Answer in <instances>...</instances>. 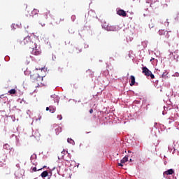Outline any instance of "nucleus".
Returning a JSON list of instances; mask_svg holds the SVG:
<instances>
[{
    "mask_svg": "<svg viewBox=\"0 0 179 179\" xmlns=\"http://www.w3.org/2000/svg\"><path fill=\"white\" fill-rule=\"evenodd\" d=\"M170 33H171V31H165L163 29L159 31V36H165V38H166V40H169V38H170Z\"/></svg>",
    "mask_w": 179,
    "mask_h": 179,
    "instance_id": "3",
    "label": "nucleus"
},
{
    "mask_svg": "<svg viewBox=\"0 0 179 179\" xmlns=\"http://www.w3.org/2000/svg\"><path fill=\"white\" fill-rule=\"evenodd\" d=\"M50 108H51L47 107V108H46V111H50Z\"/></svg>",
    "mask_w": 179,
    "mask_h": 179,
    "instance_id": "24",
    "label": "nucleus"
},
{
    "mask_svg": "<svg viewBox=\"0 0 179 179\" xmlns=\"http://www.w3.org/2000/svg\"><path fill=\"white\" fill-rule=\"evenodd\" d=\"M3 149H5L6 150H10L12 148H10V145H9V144H4Z\"/></svg>",
    "mask_w": 179,
    "mask_h": 179,
    "instance_id": "13",
    "label": "nucleus"
},
{
    "mask_svg": "<svg viewBox=\"0 0 179 179\" xmlns=\"http://www.w3.org/2000/svg\"><path fill=\"white\" fill-rule=\"evenodd\" d=\"M121 163H127L128 162V156H125L122 159H121Z\"/></svg>",
    "mask_w": 179,
    "mask_h": 179,
    "instance_id": "14",
    "label": "nucleus"
},
{
    "mask_svg": "<svg viewBox=\"0 0 179 179\" xmlns=\"http://www.w3.org/2000/svg\"><path fill=\"white\" fill-rule=\"evenodd\" d=\"M122 164H124L123 163H118V166H120V167H122V166H124V165H122Z\"/></svg>",
    "mask_w": 179,
    "mask_h": 179,
    "instance_id": "22",
    "label": "nucleus"
},
{
    "mask_svg": "<svg viewBox=\"0 0 179 179\" xmlns=\"http://www.w3.org/2000/svg\"><path fill=\"white\" fill-rule=\"evenodd\" d=\"M40 170H43V168H41V169L38 170V171H40Z\"/></svg>",
    "mask_w": 179,
    "mask_h": 179,
    "instance_id": "26",
    "label": "nucleus"
},
{
    "mask_svg": "<svg viewBox=\"0 0 179 179\" xmlns=\"http://www.w3.org/2000/svg\"><path fill=\"white\" fill-rule=\"evenodd\" d=\"M150 76L151 79H155V75H153V73H152V72L150 73Z\"/></svg>",
    "mask_w": 179,
    "mask_h": 179,
    "instance_id": "19",
    "label": "nucleus"
},
{
    "mask_svg": "<svg viewBox=\"0 0 179 179\" xmlns=\"http://www.w3.org/2000/svg\"><path fill=\"white\" fill-rule=\"evenodd\" d=\"M178 15H179V13H178Z\"/></svg>",
    "mask_w": 179,
    "mask_h": 179,
    "instance_id": "32",
    "label": "nucleus"
},
{
    "mask_svg": "<svg viewBox=\"0 0 179 179\" xmlns=\"http://www.w3.org/2000/svg\"><path fill=\"white\" fill-rule=\"evenodd\" d=\"M130 79H131L130 86H135V76H131Z\"/></svg>",
    "mask_w": 179,
    "mask_h": 179,
    "instance_id": "9",
    "label": "nucleus"
},
{
    "mask_svg": "<svg viewBox=\"0 0 179 179\" xmlns=\"http://www.w3.org/2000/svg\"><path fill=\"white\" fill-rule=\"evenodd\" d=\"M129 162H132V159H129Z\"/></svg>",
    "mask_w": 179,
    "mask_h": 179,
    "instance_id": "27",
    "label": "nucleus"
},
{
    "mask_svg": "<svg viewBox=\"0 0 179 179\" xmlns=\"http://www.w3.org/2000/svg\"><path fill=\"white\" fill-rule=\"evenodd\" d=\"M15 179H17V178H15Z\"/></svg>",
    "mask_w": 179,
    "mask_h": 179,
    "instance_id": "31",
    "label": "nucleus"
},
{
    "mask_svg": "<svg viewBox=\"0 0 179 179\" xmlns=\"http://www.w3.org/2000/svg\"><path fill=\"white\" fill-rule=\"evenodd\" d=\"M176 76H178V73H176Z\"/></svg>",
    "mask_w": 179,
    "mask_h": 179,
    "instance_id": "25",
    "label": "nucleus"
},
{
    "mask_svg": "<svg viewBox=\"0 0 179 179\" xmlns=\"http://www.w3.org/2000/svg\"><path fill=\"white\" fill-rule=\"evenodd\" d=\"M162 76H164V74H163Z\"/></svg>",
    "mask_w": 179,
    "mask_h": 179,
    "instance_id": "30",
    "label": "nucleus"
},
{
    "mask_svg": "<svg viewBox=\"0 0 179 179\" xmlns=\"http://www.w3.org/2000/svg\"><path fill=\"white\" fill-rule=\"evenodd\" d=\"M45 167H47V166H44L43 167V169H45Z\"/></svg>",
    "mask_w": 179,
    "mask_h": 179,
    "instance_id": "28",
    "label": "nucleus"
},
{
    "mask_svg": "<svg viewBox=\"0 0 179 179\" xmlns=\"http://www.w3.org/2000/svg\"><path fill=\"white\" fill-rule=\"evenodd\" d=\"M56 135H59L60 132H62V128L61 127H58L55 129Z\"/></svg>",
    "mask_w": 179,
    "mask_h": 179,
    "instance_id": "11",
    "label": "nucleus"
},
{
    "mask_svg": "<svg viewBox=\"0 0 179 179\" xmlns=\"http://www.w3.org/2000/svg\"><path fill=\"white\" fill-rule=\"evenodd\" d=\"M50 113H55V108H51V106H50Z\"/></svg>",
    "mask_w": 179,
    "mask_h": 179,
    "instance_id": "18",
    "label": "nucleus"
},
{
    "mask_svg": "<svg viewBox=\"0 0 179 179\" xmlns=\"http://www.w3.org/2000/svg\"><path fill=\"white\" fill-rule=\"evenodd\" d=\"M67 142H68L69 143H73V140H72V138H68V139H67Z\"/></svg>",
    "mask_w": 179,
    "mask_h": 179,
    "instance_id": "17",
    "label": "nucleus"
},
{
    "mask_svg": "<svg viewBox=\"0 0 179 179\" xmlns=\"http://www.w3.org/2000/svg\"><path fill=\"white\" fill-rule=\"evenodd\" d=\"M90 114H93V109L90 110Z\"/></svg>",
    "mask_w": 179,
    "mask_h": 179,
    "instance_id": "23",
    "label": "nucleus"
},
{
    "mask_svg": "<svg viewBox=\"0 0 179 179\" xmlns=\"http://www.w3.org/2000/svg\"><path fill=\"white\" fill-rule=\"evenodd\" d=\"M129 153H131V151H128Z\"/></svg>",
    "mask_w": 179,
    "mask_h": 179,
    "instance_id": "29",
    "label": "nucleus"
},
{
    "mask_svg": "<svg viewBox=\"0 0 179 179\" xmlns=\"http://www.w3.org/2000/svg\"><path fill=\"white\" fill-rule=\"evenodd\" d=\"M29 48L32 49L31 54L33 55H40V54H41V49H40V48H37V45L36 43L34 47Z\"/></svg>",
    "mask_w": 179,
    "mask_h": 179,
    "instance_id": "2",
    "label": "nucleus"
},
{
    "mask_svg": "<svg viewBox=\"0 0 179 179\" xmlns=\"http://www.w3.org/2000/svg\"><path fill=\"white\" fill-rule=\"evenodd\" d=\"M48 171H44L41 174V176L42 177V178H45V177H48Z\"/></svg>",
    "mask_w": 179,
    "mask_h": 179,
    "instance_id": "12",
    "label": "nucleus"
},
{
    "mask_svg": "<svg viewBox=\"0 0 179 179\" xmlns=\"http://www.w3.org/2000/svg\"><path fill=\"white\" fill-rule=\"evenodd\" d=\"M172 174H174V170L173 169H171L164 171L163 176H172Z\"/></svg>",
    "mask_w": 179,
    "mask_h": 179,
    "instance_id": "8",
    "label": "nucleus"
},
{
    "mask_svg": "<svg viewBox=\"0 0 179 179\" xmlns=\"http://www.w3.org/2000/svg\"><path fill=\"white\" fill-rule=\"evenodd\" d=\"M32 171H34V172L37 171V168L36 167L32 168Z\"/></svg>",
    "mask_w": 179,
    "mask_h": 179,
    "instance_id": "21",
    "label": "nucleus"
},
{
    "mask_svg": "<svg viewBox=\"0 0 179 179\" xmlns=\"http://www.w3.org/2000/svg\"><path fill=\"white\" fill-rule=\"evenodd\" d=\"M106 30L108 31H115V27L114 26L107 27Z\"/></svg>",
    "mask_w": 179,
    "mask_h": 179,
    "instance_id": "10",
    "label": "nucleus"
},
{
    "mask_svg": "<svg viewBox=\"0 0 179 179\" xmlns=\"http://www.w3.org/2000/svg\"><path fill=\"white\" fill-rule=\"evenodd\" d=\"M57 118H58V120H59L61 121V120H62V115H58Z\"/></svg>",
    "mask_w": 179,
    "mask_h": 179,
    "instance_id": "20",
    "label": "nucleus"
},
{
    "mask_svg": "<svg viewBox=\"0 0 179 179\" xmlns=\"http://www.w3.org/2000/svg\"><path fill=\"white\" fill-rule=\"evenodd\" d=\"M30 73H31V75H30L31 79L33 80H37V79H38V78H40V76H38V73H37V72H36V71L31 72Z\"/></svg>",
    "mask_w": 179,
    "mask_h": 179,
    "instance_id": "6",
    "label": "nucleus"
},
{
    "mask_svg": "<svg viewBox=\"0 0 179 179\" xmlns=\"http://www.w3.org/2000/svg\"><path fill=\"white\" fill-rule=\"evenodd\" d=\"M8 93H9V94H16V90L12 89L10 90H9L8 92Z\"/></svg>",
    "mask_w": 179,
    "mask_h": 179,
    "instance_id": "15",
    "label": "nucleus"
},
{
    "mask_svg": "<svg viewBox=\"0 0 179 179\" xmlns=\"http://www.w3.org/2000/svg\"><path fill=\"white\" fill-rule=\"evenodd\" d=\"M18 43L21 47L27 45L29 48H31V47H34V45H36V43H34V37L29 36L25 37L22 41H19Z\"/></svg>",
    "mask_w": 179,
    "mask_h": 179,
    "instance_id": "1",
    "label": "nucleus"
},
{
    "mask_svg": "<svg viewBox=\"0 0 179 179\" xmlns=\"http://www.w3.org/2000/svg\"><path fill=\"white\" fill-rule=\"evenodd\" d=\"M142 73H143L145 75V76H150V73L152 71H150V70H149V69H148V67L145 66V67H142Z\"/></svg>",
    "mask_w": 179,
    "mask_h": 179,
    "instance_id": "4",
    "label": "nucleus"
},
{
    "mask_svg": "<svg viewBox=\"0 0 179 179\" xmlns=\"http://www.w3.org/2000/svg\"><path fill=\"white\" fill-rule=\"evenodd\" d=\"M37 13H38V10L37 9H34L32 10V15H37Z\"/></svg>",
    "mask_w": 179,
    "mask_h": 179,
    "instance_id": "16",
    "label": "nucleus"
},
{
    "mask_svg": "<svg viewBox=\"0 0 179 179\" xmlns=\"http://www.w3.org/2000/svg\"><path fill=\"white\" fill-rule=\"evenodd\" d=\"M9 154L13 156V157H17L19 156V152L16 151L15 149L11 148Z\"/></svg>",
    "mask_w": 179,
    "mask_h": 179,
    "instance_id": "7",
    "label": "nucleus"
},
{
    "mask_svg": "<svg viewBox=\"0 0 179 179\" xmlns=\"http://www.w3.org/2000/svg\"><path fill=\"white\" fill-rule=\"evenodd\" d=\"M117 15H119V16H122V17H125L127 16V12L122 9H117Z\"/></svg>",
    "mask_w": 179,
    "mask_h": 179,
    "instance_id": "5",
    "label": "nucleus"
}]
</instances>
